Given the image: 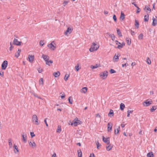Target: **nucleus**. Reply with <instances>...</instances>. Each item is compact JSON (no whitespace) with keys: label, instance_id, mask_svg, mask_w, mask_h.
I'll return each mask as SVG.
<instances>
[{"label":"nucleus","instance_id":"1","mask_svg":"<svg viewBox=\"0 0 157 157\" xmlns=\"http://www.w3.org/2000/svg\"><path fill=\"white\" fill-rule=\"evenodd\" d=\"M25 39V41L24 43H22V42L21 41H18V40L17 39L14 38L13 40V44L14 45H16L17 46H20V45L21 44H25L27 41V39L26 37L24 38Z\"/></svg>","mask_w":157,"mask_h":157},{"label":"nucleus","instance_id":"2","mask_svg":"<svg viewBox=\"0 0 157 157\" xmlns=\"http://www.w3.org/2000/svg\"><path fill=\"white\" fill-rule=\"evenodd\" d=\"M99 46L95 44V43H93L92 45L91 46V48L89 49V51L90 52H92L94 51H96L99 48Z\"/></svg>","mask_w":157,"mask_h":157},{"label":"nucleus","instance_id":"3","mask_svg":"<svg viewBox=\"0 0 157 157\" xmlns=\"http://www.w3.org/2000/svg\"><path fill=\"white\" fill-rule=\"evenodd\" d=\"M81 122L77 118H76L73 121L72 123L71 124V125H73L75 126H76L78 124H81Z\"/></svg>","mask_w":157,"mask_h":157},{"label":"nucleus","instance_id":"4","mask_svg":"<svg viewBox=\"0 0 157 157\" xmlns=\"http://www.w3.org/2000/svg\"><path fill=\"white\" fill-rule=\"evenodd\" d=\"M108 74V72L107 71H105L100 74V76L102 79H104L107 78Z\"/></svg>","mask_w":157,"mask_h":157},{"label":"nucleus","instance_id":"5","mask_svg":"<svg viewBox=\"0 0 157 157\" xmlns=\"http://www.w3.org/2000/svg\"><path fill=\"white\" fill-rule=\"evenodd\" d=\"M32 121L34 124L36 125H38V118L36 115H34L32 117Z\"/></svg>","mask_w":157,"mask_h":157},{"label":"nucleus","instance_id":"6","mask_svg":"<svg viewBox=\"0 0 157 157\" xmlns=\"http://www.w3.org/2000/svg\"><path fill=\"white\" fill-rule=\"evenodd\" d=\"M152 102L151 100L149 99L146 100L145 101L143 102V104L145 106H149L152 104Z\"/></svg>","mask_w":157,"mask_h":157},{"label":"nucleus","instance_id":"7","mask_svg":"<svg viewBox=\"0 0 157 157\" xmlns=\"http://www.w3.org/2000/svg\"><path fill=\"white\" fill-rule=\"evenodd\" d=\"M8 65V62L6 60L4 61L2 63L1 65V68L2 70L6 69Z\"/></svg>","mask_w":157,"mask_h":157},{"label":"nucleus","instance_id":"8","mask_svg":"<svg viewBox=\"0 0 157 157\" xmlns=\"http://www.w3.org/2000/svg\"><path fill=\"white\" fill-rule=\"evenodd\" d=\"M22 140L25 143L27 142L26 134L24 132H23L21 134Z\"/></svg>","mask_w":157,"mask_h":157},{"label":"nucleus","instance_id":"9","mask_svg":"<svg viewBox=\"0 0 157 157\" xmlns=\"http://www.w3.org/2000/svg\"><path fill=\"white\" fill-rule=\"evenodd\" d=\"M103 141L107 144H110L109 138H105L104 136L102 137Z\"/></svg>","mask_w":157,"mask_h":157},{"label":"nucleus","instance_id":"10","mask_svg":"<svg viewBox=\"0 0 157 157\" xmlns=\"http://www.w3.org/2000/svg\"><path fill=\"white\" fill-rule=\"evenodd\" d=\"M53 42H52L50 44L48 45V46L51 50H54L56 48V46H54L52 44Z\"/></svg>","mask_w":157,"mask_h":157},{"label":"nucleus","instance_id":"11","mask_svg":"<svg viewBox=\"0 0 157 157\" xmlns=\"http://www.w3.org/2000/svg\"><path fill=\"white\" fill-rule=\"evenodd\" d=\"M113 124L111 122H109L107 124L108 125V128L107 130L108 132H109L110 131H111L112 130V127Z\"/></svg>","mask_w":157,"mask_h":157},{"label":"nucleus","instance_id":"12","mask_svg":"<svg viewBox=\"0 0 157 157\" xmlns=\"http://www.w3.org/2000/svg\"><path fill=\"white\" fill-rule=\"evenodd\" d=\"M42 58L43 59L45 62L48 61L49 59V57L48 56L44 54L42 55Z\"/></svg>","mask_w":157,"mask_h":157},{"label":"nucleus","instance_id":"13","mask_svg":"<svg viewBox=\"0 0 157 157\" xmlns=\"http://www.w3.org/2000/svg\"><path fill=\"white\" fill-rule=\"evenodd\" d=\"M29 61L30 62H32L34 60V56H33L29 55L28 57Z\"/></svg>","mask_w":157,"mask_h":157},{"label":"nucleus","instance_id":"14","mask_svg":"<svg viewBox=\"0 0 157 157\" xmlns=\"http://www.w3.org/2000/svg\"><path fill=\"white\" fill-rule=\"evenodd\" d=\"M72 32V29H71L70 28H68L67 30H66L65 32H64L65 35H66L67 33H69V34H70Z\"/></svg>","mask_w":157,"mask_h":157},{"label":"nucleus","instance_id":"15","mask_svg":"<svg viewBox=\"0 0 157 157\" xmlns=\"http://www.w3.org/2000/svg\"><path fill=\"white\" fill-rule=\"evenodd\" d=\"M153 22L152 23V25L153 26H155L157 24V20L154 17L152 18Z\"/></svg>","mask_w":157,"mask_h":157},{"label":"nucleus","instance_id":"16","mask_svg":"<svg viewBox=\"0 0 157 157\" xmlns=\"http://www.w3.org/2000/svg\"><path fill=\"white\" fill-rule=\"evenodd\" d=\"M28 142L29 143V145L30 147H35L36 146V144L34 141H33V142H31V141L29 142V141Z\"/></svg>","mask_w":157,"mask_h":157},{"label":"nucleus","instance_id":"17","mask_svg":"<svg viewBox=\"0 0 157 157\" xmlns=\"http://www.w3.org/2000/svg\"><path fill=\"white\" fill-rule=\"evenodd\" d=\"M53 75L55 77H58L60 75V73L58 71L57 72H55L53 73Z\"/></svg>","mask_w":157,"mask_h":157},{"label":"nucleus","instance_id":"18","mask_svg":"<svg viewBox=\"0 0 157 157\" xmlns=\"http://www.w3.org/2000/svg\"><path fill=\"white\" fill-rule=\"evenodd\" d=\"M87 88L86 87H83L81 90V92L82 93H86L87 92Z\"/></svg>","mask_w":157,"mask_h":157},{"label":"nucleus","instance_id":"19","mask_svg":"<svg viewBox=\"0 0 157 157\" xmlns=\"http://www.w3.org/2000/svg\"><path fill=\"white\" fill-rule=\"evenodd\" d=\"M107 34L109 35L111 37L112 40L114 41L115 39V36L113 34H110L109 33H107Z\"/></svg>","mask_w":157,"mask_h":157},{"label":"nucleus","instance_id":"20","mask_svg":"<svg viewBox=\"0 0 157 157\" xmlns=\"http://www.w3.org/2000/svg\"><path fill=\"white\" fill-rule=\"evenodd\" d=\"M108 145L106 147V150L107 151H109L112 148L113 146L110 144Z\"/></svg>","mask_w":157,"mask_h":157},{"label":"nucleus","instance_id":"21","mask_svg":"<svg viewBox=\"0 0 157 157\" xmlns=\"http://www.w3.org/2000/svg\"><path fill=\"white\" fill-rule=\"evenodd\" d=\"M21 51V49H18L17 53H16L15 56L17 58H18L19 56L20 55V53Z\"/></svg>","mask_w":157,"mask_h":157},{"label":"nucleus","instance_id":"22","mask_svg":"<svg viewBox=\"0 0 157 157\" xmlns=\"http://www.w3.org/2000/svg\"><path fill=\"white\" fill-rule=\"evenodd\" d=\"M108 116L110 117H112L113 116V111L112 109H110L109 113L108 114Z\"/></svg>","mask_w":157,"mask_h":157},{"label":"nucleus","instance_id":"23","mask_svg":"<svg viewBox=\"0 0 157 157\" xmlns=\"http://www.w3.org/2000/svg\"><path fill=\"white\" fill-rule=\"evenodd\" d=\"M100 67L99 64H96L95 65L93 66V65H91L90 66V68L92 69H94L95 68H96L99 67Z\"/></svg>","mask_w":157,"mask_h":157},{"label":"nucleus","instance_id":"24","mask_svg":"<svg viewBox=\"0 0 157 157\" xmlns=\"http://www.w3.org/2000/svg\"><path fill=\"white\" fill-rule=\"evenodd\" d=\"M149 19V15L147 14V15H145L144 16V21L145 22L148 21Z\"/></svg>","mask_w":157,"mask_h":157},{"label":"nucleus","instance_id":"25","mask_svg":"<svg viewBox=\"0 0 157 157\" xmlns=\"http://www.w3.org/2000/svg\"><path fill=\"white\" fill-rule=\"evenodd\" d=\"M13 147V150H14L15 153H17V152H16L15 150H16V151L17 152L19 151L18 148L17 146L15 145L14 144Z\"/></svg>","mask_w":157,"mask_h":157},{"label":"nucleus","instance_id":"26","mask_svg":"<svg viewBox=\"0 0 157 157\" xmlns=\"http://www.w3.org/2000/svg\"><path fill=\"white\" fill-rule=\"evenodd\" d=\"M147 157H153L154 155L152 152H150L147 154Z\"/></svg>","mask_w":157,"mask_h":157},{"label":"nucleus","instance_id":"27","mask_svg":"<svg viewBox=\"0 0 157 157\" xmlns=\"http://www.w3.org/2000/svg\"><path fill=\"white\" fill-rule=\"evenodd\" d=\"M117 34L119 36H122L121 34V32L119 29H117Z\"/></svg>","mask_w":157,"mask_h":157},{"label":"nucleus","instance_id":"28","mask_svg":"<svg viewBox=\"0 0 157 157\" xmlns=\"http://www.w3.org/2000/svg\"><path fill=\"white\" fill-rule=\"evenodd\" d=\"M157 109V107L155 106H153L152 108L150 109V111L151 112H153Z\"/></svg>","mask_w":157,"mask_h":157},{"label":"nucleus","instance_id":"29","mask_svg":"<svg viewBox=\"0 0 157 157\" xmlns=\"http://www.w3.org/2000/svg\"><path fill=\"white\" fill-rule=\"evenodd\" d=\"M10 148H11L12 147V140L10 138L8 140Z\"/></svg>","mask_w":157,"mask_h":157},{"label":"nucleus","instance_id":"30","mask_svg":"<svg viewBox=\"0 0 157 157\" xmlns=\"http://www.w3.org/2000/svg\"><path fill=\"white\" fill-rule=\"evenodd\" d=\"M125 107L123 103H121L120 105V109L121 110H122L124 109Z\"/></svg>","mask_w":157,"mask_h":157},{"label":"nucleus","instance_id":"31","mask_svg":"<svg viewBox=\"0 0 157 157\" xmlns=\"http://www.w3.org/2000/svg\"><path fill=\"white\" fill-rule=\"evenodd\" d=\"M125 15L122 12L121 13V15L120 16V18L122 20H123L125 18Z\"/></svg>","mask_w":157,"mask_h":157},{"label":"nucleus","instance_id":"32","mask_svg":"<svg viewBox=\"0 0 157 157\" xmlns=\"http://www.w3.org/2000/svg\"><path fill=\"white\" fill-rule=\"evenodd\" d=\"M78 157H82V152L81 150L78 151Z\"/></svg>","mask_w":157,"mask_h":157},{"label":"nucleus","instance_id":"33","mask_svg":"<svg viewBox=\"0 0 157 157\" xmlns=\"http://www.w3.org/2000/svg\"><path fill=\"white\" fill-rule=\"evenodd\" d=\"M68 101H69V103L70 104H72V101H73V100H72V97H69L68 98Z\"/></svg>","mask_w":157,"mask_h":157},{"label":"nucleus","instance_id":"34","mask_svg":"<svg viewBox=\"0 0 157 157\" xmlns=\"http://www.w3.org/2000/svg\"><path fill=\"white\" fill-rule=\"evenodd\" d=\"M46 62V64L47 65H48V66H50L49 63H53V61L52 60H49L48 61H47L45 62Z\"/></svg>","mask_w":157,"mask_h":157},{"label":"nucleus","instance_id":"35","mask_svg":"<svg viewBox=\"0 0 157 157\" xmlns=\"http://www.w3.org/2000/svg\"><path fill=\"white\" fill-rule=\"evenodd\" d=\"M69 77V75L66 74L65 75L64 77V80L65 81H66L68 79Z\"/></svg>","mask_w":157,"mask_h":157},{"label":"nucleus","instance_id":"36","mask_svg":"<svg viewBox=\"0 0 157 157\" xmlns=\"http://www.w3.org/2000/svg\"><path fill=\"white\" fill-rule=\"evenodd\" d=\"M126 41L127 42V43L128 45H130L131 44V41L130 40H129V39L127 38L126 39Z\"/></svg>","mask_w":157,"mask_h":157},{"label":"nucleus","instance_id":"37","mask_svg":"<svg viewBox=\"0 0 157 157\" xmlns=\"http://www.w3.org/2000/svg\"><path fill=\"white\" fill-rule=\"evenodd\" d=\"M139 22L137 21V20H135V26H136L137 28H138L139 27Z\"/></svg>","mask_w":157,"mask_h":157},{"label":"nucleus","instance_id":"38","mask_svg":"<svg viewBox=\"0 0 157 157\" xmlns=\"http://www.w3.org/2000/svg\"><path fill=\"white\" fill-rule=\"evenodd\" d=\"M146 62L148 64H151V60H150V59L148 57L147 59Z\"/></svg>","mask_w":157,"mask_h":157},{"label":"nucleus","instance_id":"39","mask_svg":"<svg viewBox=\"0 0 157 157\" xmlns=\"http://www.w3.org/2000/svg\"><path fill=\"white\" fill-rule=\"evenodd\" d=\"M40 85H43V79L42 78H41L39 81Z\"/></svg>","mask_w":157,"mask_h":157},{"label":"nucleus","instance_id":"40","mask_svg":"<svg viewBox=\"0 0 157 157\" xmlns=\"http://www.w3.org/2000/svg\"><path fill=\"white\" fill-rule=\"evenodd\" d=\"M138 38L140 40H142L143 38V35L142 33H140L139 36Z\"/></svg>","mask_w":157,"mask_h":157},{"label":"nucleus","instance_id":"41","mask_svg":"<svg viewBox=\"0 0 157 157\" xmlns=\"http://www.w3.org/2000/svg\"><path fill=\"white\" fill-rule=\"evenodd\" d=\"M61 94H62L63 95H61V98L62 99H63V98H64L65 96V94H64V93L63 92H61Z\"/></svg>","mask_w":157,"mask_h":157},{"label":"nucleus","instance_id":"42","mask_svg":"<svg viewBox=\"0 0 157 157\" xmlns=\"http://www.w3.org/2000/svg\"><path fill=\"white\" fill-rule=\"evenodd\" d=\"M116 72V71H115L113 69H111L110 70V73L111 74H113V73H115Z\"/></svg>","mask_w":157,"mask_h":157},{"label":"nucleus","instance_id":"43","mask_svg":"<svg viewBox=\"0 0 157 157\" xmlns=\"http://www.w3.org/2000/svg\"><path fill=\"white\" fill-rule=\"evenodd\" d=\"M30 135H31V138H33L35 136V135L34 134L33 132H30Z\"/></svg>","mask_w":157,"mask_h":157},{"label":"nucleus","instance_id":"44","mask_svg":"<svg viewBox=\"0 0 157 157\" xmlns=\"http://www.w3.org/2000/svg\"><path fill=\"white\" fill-rule=\"evenodd\" d=\"M44 41L43 40H41L40 42V44L41 46H43L44 44Z\"/></svg>","mask_w":157,"mask_h":157},{"label":"nucleus","instance_id":"45","mask_svg":"<svg viewBox=\"0 0 157 157\" xmlns=\"http://www.w3.org/2000/svg\"><path fill=\"white\" fill-rule=\"evenodd\" d=\"M75 68L77 71H78L79 69V65L78 64L77 66H75Z\"/></svg>","mask_w":157,"mask_h":157},{"label":"nucleus","instance_id":"46","mask_svg":"<svg viewBox=\"0 0 157 157\" xmlns=\"http://www.w3.org/2000/svg\"><path fill=\"white\" fill-rule=\"evenodd\" d=\"M113 19L114 20V21L115 22H116V21H117V18H116V16L114 14L113 15Z\"/></svg>","mask_w":157,"mask_h":157},{"label":"nucleus","instance_id":"47","mask_svg":"<svg viewBox=\"0 0 157 157\" xmlns=\"http://www.w3.org/2000/svg\"><path fill=\"white\" fill-rule=\"evenodd\" d=\"M96 144L97 145V148L98 149V147L100 146V145L99 144V143L98 142V141H97V142H96Z\"/></svg>","mask_w":157,"mask_h":157},{"label":"nucleus","instance_id":"48","mask_svg":"<svg viewBox=\"0 0 157 157\" xmlns=\"http://www.w3.org/2000/svg\"><path fill=\"white\" fill-rule=\"evenodd\" d=\"M120 45H118V46L117 47V48L118 49H120L122 48L123 47V45L121 44H120Z\"/></svg>","mask_w":157,"mask_h":157},{"label":"nucleus","instance_id":"49","mask_svg":"<svg viewBox=\"0 0 157 157\" xmlns=\"http://www.w3.org/2000/svg\"><path fill=\"white\" fill-rule=\"evenodd\" d=\"M145 8L146 9V10H147L149 11H151V9L148 6H145Z\"/></svg>","mask_w":157,"mask_h":157},{"label":"nucleus","instance_id":"50","mask_svg":"<svg viewBox=\"0 0 157 157\" xmlns=\"http://www.w3.org/2000/svg\"><path fill=\"white\" fill-rule=\"evenodd\" d=\"M68 3V2L67 1H64L63 4L64 6H65V5L66 4H67Z\"/></svg>","mask_w":157,"mask_h":157},{"label":"nucleus","instance_id":"51","mask_svg":"<svg viewBox=\"0 0 157 157\" xmlns=\"http://www.w3.org/2000/svg\"><path fill=\"white\" fill-rule=\"evenodd\" d=\"M119 129L118 128H117V130L116 131V130H115V131H114V134L115 135H116L117 134L118 132H119Z\"/></svg>","mask_w":157,"mask_h":157},{"label":"nucleus","instance_id":"52","mask_svg":"<svg viewBox=\"0 0 157 157\" xmlns=\"http://www.w3.org/2000/svg\"><path fill=\"white\" fill-rule=\"evenodd\" d=\"M10 51H11L12 50V49L13 48V46L11 42L10 43Z\"/></svg>","mask_w":157,"mask_h":157},{"label":"nucleus","instance_id":"53","mask_svg":"<svg viewBox=\"0 0 157 157\" xmlns=\"http://www.w3.org/2000/svg\"><path fill=\"white\" fill-rule=\"evenodd\" d=\"M136 8H137V10L136 11V13H139L140 11V9L139 8V7H138V6H137V7H136Z\"/></svg>","mask_w":157,"mask_h":157},{"label":"nucleus","instance_id":"54","mask_svg":"<svg viewBox=\"0 0 157 157\" xmlns=\"http://www.w3.org/2000/svg\"><path fill=\"white\" fill-rule=\"evenodd\" d=\"M38 71L39 73H41L43 71V70L42 69H41L40 68H39L38 69Z\"/></svg>","mask_w":157,"mask_h":157},{"label":"nucleus","instance_id":"55","mask_svg":"<svg viewBox=\"0 0 157 157\" xmlns=\"http://www.w3.org/2000/svg\"><path fill=\"white\" fill-rule=\"evenodd\" d=\"M33 95L35 97H37V98H38L39 99H41V98L40 97H38L36 94H33Z\"/></svg>","mask_w":157,"mask_h":157},{"label":"nucleus","instance_id":"56","mask_svg":"<svg viewBox=\"0 0 157 157\" xmlns=\"http://www.w3.org/2000/svg\"><path fill=\"white\" fill-rule=\"evenodd\" d=\"M114 58L116 60L118 59V56H116L115 55L114 57Z\"/></svg>","mask_w":157,"mask_h":157},{"label":"nucleus","instance_id":"57","mask_svg":"<svg viewBox=\"0 0 157 157\" xmlns=\"http://www.w3.org/2000/svg\"><path fill=\"white\" fill-rule=\"evenodd\" d=\"M47 119V118H45V119L44 120V122L45 123V124H46V125L47 126H48V125L47 122V121H46V119Z\"/></svg>","mask_w":157,"mask_h":157},{"label":"nucleus","instance_id":"58","mask_svg":"<svg viewBox=\"0 0 157 157\" xmlns=\"http://www.w3.org/2000/svg\"><path fill=\"white\" fill-rule=\"evenodd\" d=\"M0 75L1 77H3L4 75L3 72H0Z\"/></svg>","mask_w":157,"mask_h":157},{"label":"nucleus","instance_id":"59","mask_svg":"<svg viewBox=\"0 0 157 157\" xmlns=\"http://www.w3.org/2000/svg\"><path fill=\"white\" fill-rule=\"evenodd\" d=\"M115 42L116 43V45H118V44H121V43L118 42L117 40H116L115 41Z\"/></svg>","mask_w":157,"mask_h":157},{"label":"nucleus","instance_id":"60","mask_svg":"<svg viewBox=\"0 0 157 157\" xmlns=\"http://www.w3.org/2000/svg\"><path fill=\"white\" fill-rule=\"evenodd\" d=\"M132 4L134 6H135L136 7H137V6L136 4H135V2H132Z\"/></svg>","mask_w":157,"mask_h":157},{"label":"nucleus","instance_id":"61","mask_svg":"<svg viewBox=\"0 0 157 157\" xmlns=\"http://www.w3.org/2000/svg\"><path fill=\"white\" fill-rule=\"evenodd\" d=\"M61 131V128H58L57 129V132H60Z\"/></svg>","mask_w":157,"mask_h":157},{"label":"nucleus","instance_id":"62","mask_svg":"<svg viewBox=\"0 0 157 157\" xmlns=\"http://www.w3.org/2000/svg\"><path fill=\"white\" fill-rule=\"evenodd\" d=\"M90 157H95L94 154L93 153L90 154Z\"/></svg>","mask_w":157,"mask_h":157},{"label":"nucleus","instance_id":"63","mask_svg":"<svg viewBox=\"0 0 157 157\" xmlns=\"http://www.w3.org/2000/svg\"><path fill=\"white\" fill-rule=\"evenodd\" d=\"M131 34L132 35H134L135 34V32L132 31V30H131Z\"/></svg>","mask_w":157,"mask_h":157},{"label":"nucleus","instance_id":"64","mask_svg":"<svg viewBox=\"0 0 157 157\" xmlns=\"http://www.w3.org/2000/svg\"><path fill=\"white\" fill-rule=\"evenodd\" d=\"M126 65H128V64L127 63H125L124 64H122V67H124V66H126Z\"/></svg>","mask_w":157,"mask_h":157}]
</instances>
